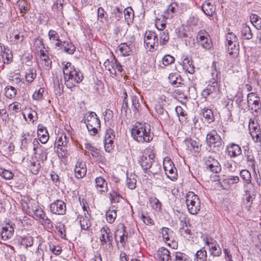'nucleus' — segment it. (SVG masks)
<instances>
[{
	"instance_id": "f257e3e1",
	"label": "nucleus",
	"mask_w": 261,
	"mask_h": 261,
	"mask_svg": "<svg viewBox=\"0 0 261 261\" xmlns=\"http://www.w3.org/2000/svg\"><path fill=\"white\" fill-rule=\"evenodd\" d=\"M65 84L68 88H72L83 80V73L75 68L70 62H67L63 68Z\"/></svg>"
},
{
	"instance_id": "f03ea898",
	"label": "nucleus",
	"mask_w": 261,
	"mask_h": 261,
	"mask_svg": "<svg viewBox=\"0 0 261 261\" xmlns=\"http://www.w3.org/2000/svg\"><path fill=\"white\" fill-rule=\"evenodd\" d=\"M132 136L134 140L140 143L149 142L153 138L150 126L146 123H136L132 129Z\"/></svg>"
},
{
	"instance_id": "7ed1b4c3",
	"label": "nucleus",
	"mask_w": 261,
	"mask_h": 261,
	"mask_svg": "<svg viewBox=\"0 0 261 261\" xmlns=\"http://www.w3.org/2000/svg\"><path fill=\"white\" fill-rule=\"evenodd\" d=\"M100 245L103 251L111 253L113 250V237L110 228L105 225L99 230Z\"/></svg>"
},
{
	"instance_id": "20e7f679",
	"label": "nucleus",
	"mask_w": 261,
	"mask_h": 261,
	"mask_svg": "<svg viewBox=\"0 0 261 261\" xmlns=\"http://www.w3.org/2000/svg\"><path fill=\"white\" fill-rule=\"evenodd\" d=\"M81 122L86 124L88 132L91 135H96L98 129L100 127V120L94 112H88L86 113Z\"/></svg>"
},
{
	"instance_id": "39448f33",
	"label": "nucleus",
	"mask_w": 261,
	"mask_h": 261,
	"mask_svg": "<svg viewBox=\"0 0 261 261\" xmlns=\"http://www.w3.org/2000/svg\"><path fill=\"white\" fill-rule=\"evenodd\" d=\"M186 205L188 212L192 215H196L201 208L200 200L193 192L189 191L186 195Z\"/></svg>"
},
{
	"instance_id": "423d86ee",
	"label": "nucleus",
	"mask_w": 261,
	"mask_h": 261,
	"mask_svg": "<svg viewBox=\"0 0 261 261\" xmlns=\"http://www.w3.org/2000/svg\"><path fill=\"white\" fill-rule=\"evenodd\" d=\"M144 45L149 51H153L159 46L158 35L153 31H147L145 32L144 38Z\"/></svg>"
},
{
	"instance_id": "0eeeda50",
	"label": "nucleus",
	"mask_w": 261,
	"mask_h": 261,
	"mask_svg": "<svg viewBox=\"0 0 261 261\" xmlns=\"http://www.w3.org/2000/svg\"><path fill=\"white\" fill-rule=\"evenodd\" d=\"M206 141L208 146L218 150L223 147L222 139L216 130H212L207 134Z\"/></svg>"
},
{
	"instance_id": "6e6552de",
	"label": "nucleus",
	"mask_w": 261,
	"mask_h": 261,
	"mask_svg": "<svg viewBox=\"0 0 261 261\" xmlns=\"http://www.w3.org/2000/svg\"><path fill=\"white\" fill-rule=\"evenodd\" d=\"M221 84L218 83H208L207 87L202 92V96L205 98L211 96L212 98H218L220 97V87Z\"/></svg>"
},
{
	"instance_id": "1a4fd4ad",
	"label": "nucleus",
	"mask_w": 261,
	"mask_h": 261,
	"mask_svg": "<svg viewBox=\"0 0 261 261\" xmlns=\"http://www.w3.org/2000/svg\"><path fill=\"white\" fill-rule=\"evenodd\" d=\"M247 103L250 110L256 113L261 108L260 98L255 93L251 92L247 95Z\"/></svg>"
},
{
	"instance_id": "9d476101",
	"label": "nucleus",
	"mask_w": 261,
	"mask_h": 261,
	"mask_svg": "<svg viewBox=\"0 0 261 261\" xmlns=\"http://www.w3.org/2000/svg\"><path fill=\"white\" fill-rule=\"evenodd\" d=\"M221 71L220 64L218 62L214 61L211 66V78L208 83H221Z\"/></svg>"
},
{
	"instance_id": "9b49d317",
	"label": "nucleus",
	"mask_w": 261,
	"mask_h": 261,
	"mask_svg": "<svg viewBox=\"0 0 261 261\" xmlns=\"http://www.w3.org/2000/svg\"><path fill=\"white\" fill-rule=\"evenodd\" d=\"M104 66L106 70H108L112 75H116L117 72H122L123 68L120 63L114 58L111 61L109 60L104 63Z\"/></svg>"
},
{
	"instance_id": "f8f14e48",
	"label": "nucleus",
	"mask_w": 261,
	"mask_h": 261,
	"mask_svg": "<svg viewBox=\"0 0 261 261\" xmlns=\"http://www.w3.org/2000/svg\"><path fill=\"white\" fill-rule=\"evenodd\" d=\"M118 238H119L120 243L124 247L127 241L128 233L126 230L125 226L123 224H120L115 232L114 238L116 243H118Z\"/></svg>"
},
{
	"instance_id": "ddd939ff",
	"label": "nucleus",
	"mask_w": 261,
	"mask_h": 261,
	"mask_svg": "<svg viewBox=\"0 0 261 261\" xmlns=\"http://www.w3.org/2000/svg\"><path fill=\"white\" fill-rule=\"evenodd\" d=\"M197 40L201 46L206 49L212 46L211 40L207 32L205 30L200 31L197 35Z\"/></svg>"
},
{
	"instance_id": "4468645a",
	"label": "nucleus",
	"mask_w": 261,
	"mask_h": 261,
	"mask_svg": "<svg viewBox=\"0 0 261 261\" xmlns=\"http://www.w3.org/2000/svg\"><path fill=\"white\" fill-rule=\"evenodd\" d=\"M50 212L56 215H63L66 213V204L61 200H57L50 205Z\"/></svg>"
},
{
	"instance_id": "2eb2a0df",
	"label": "nucleus",
	"mask_w": 261,
	"mask_h": 261,
	"mask_svg": "<svg viewBox=\"0 0 261 261\" xmlns=\"http://www.w3.org/2000/svg\"><path fill=\"white\" fill-rule=\"evenodd\" d=\"M204 165L205 168L211 172L218 173L221 171V167L217 160L213 157L208 156L205 160Z\"/></svg>"
},
{
	"instance_id": "dca6fc26",
	"label": "nucleus",
	"mask_w": 261,
	"mask_h": 261,
	"mask_svg": "<svg viewBox=\"0 0 261 261\" xmlns=\"http://www.w3.org/2000/svg\"><path fill=\"white\" fill-rule=\"evenodd\" d=\"M154 155L153 154H147L144 153L140 157L138 162L145 171H148L154 162Z\"/></svg>"
},
{
	"instance_id": "f3484780",
	"label": "nucleus",
	"mask_w": 261,
	"mask_h": 261,
	"mask_svg": "<svg viewBox=\"0 0 261 261\" xmlns=\"http://www.w3.org/2000/svg\"><path fill=\"white\" fill-rule=\"evenodd\" d=\"M86 173L87 168L85 163L78 161L74 168L75 176L77 178H82L86 175Z\"/></svg>"
},
{
	"instance_id": "a211bd4d",
	"label": "nucleus",
	"mask_w": 261,
	"mask_h": 261,
	"mask_svg": "<svg viewBox=\"0 0 261 261\" xmlns=\"http://www.w3.org/2000/svg\"><path fill=\"white\" fill-rule=\"evenodd\" d=\"M85 148L87 152L90 153L96 161H99L101 159L102 156L100 151L98 148H97L89 143L85 144Z\"/></svg>"
},
{
	"instance_id": "6ab92c4d",
	"label": "nucleus",
	"mask_w": 261,
	"mask_h": 261,
	"mask_svg": "<svg viewBox=\"0 0 261 261\" xmlns=\"http://www.w3.org/2000/svg\"><path fill=\"white\" fill-rule=\"evenodd\" d=\"M157 256L159 261H172L170 251L164 247H161L158 251Z\"/></svg>"
},
{
	"instance_id": "aec40b11",
	"label": "nucleus",
	"mask_w": 261,
	"mask_h": 261,
	"mask_svg": "<svg viewBox=\"0 0 261 261\" xmlns=\"http://www.w3.org/2000/svg\"><path fill=\"white\" fill-rule=\"evenodd\" d=\"M50 43L54 44L56 47H61L62 41L60 39L58 33L55 30H50L48 33Z\"/></svg>"
},
{
	"instance_id": "412c9836",
	"label": "nucleus",
	"mask_w": 261,
	"mask_h": 261,
	"mask_svg": "<svg viewBox=\"0 0 261 261\" xmlns=\"http://www.w3.org/2000/svg\"><path fill=\"white\" fill-rule=\"evenodd\" d=\"M97 190L101 193L106 192L108 191V184L104 178L99 176L95 180Z\"/></svg>"
},
{
	"instance_id": "4be33fe9",
	"label": "nucleus",
	"mask_w": 261,
	"mask_h": 261,
	"mask_svg": "<svg viewBox=\"0 0 261 261\" xmlns=\"http://www.w3.org/2000/svg\"><path fill=\"white\" fill-rule=\"evenodd\" d=\"M227 149L229 155L231 157H236L242 153V149L240 146L234 143L229 144L227 147Z\"/></svg>"
},
{
	"instance_id": "5701e85b",
	"label": "nucleus",
	"mask_w": 261,
	"mask_h": 261,
	"mask_svg": "<svg viewBox=\"0 0 261 261\" xmlns=\"http://www.w3.org/2000/svg\"><path fill=\"white\" fill-rule=\"evenodd\" d=\"M37 134L41 143L45 144L47 142L49 139V135L46 127L42 125H39Z\"/></svg>"
},
{
	"instance_id": "b1692460",
	"label": "nucleus",
	"mask_w": 261,
	"mask_h": 261,
	"mask_svg": "<svg viewBox=\"0 0 261 261\" xmlns=\"http://www.w3.org/2000/svg\"><path fill=\"white\" fill-rule=\"evenodd\" d=\"M170 83L175 87H181L184 84L180 75L176 73H171L169 76Z\"/></svg>"
},
{
	"instance_id": "393cba45",
	"label": "nucleus",
	"mask_w": 261,
	"mask_h": 261,
	"mask_svg": "<svg viewBox=\"0 0 261 261\" xmlns=\"http://www.w3.org/2000/svg\"><path fill=\"white\" fill-rule=\"evenodd\" d=\"M244 154L246 158L248 165L250 166L254 172H255V161L252 150L245 149Z\"/></svg>"
},
{
	"instance_id": "a878e982",
	"label": "nucleus",
	"mask_w": 261,
	"mask_h": 261,
	"mask_svg": "<svg viewBox=\"0 0 261 261\" xmlns=\"http://www.w3.org/2000/svg\"><path fill=\"white\" fill-rule=\"evenodd\" d=\"M29 167L31 172L35 175L37 174L41 168V165L39 161L36 159L32 158L29 161Z\"/></svg>"
},
{
	"instance_id": "bb28decb",
	"label": "nucleus",
	"mask_w": 261,
	"mask_h": 261,
	"mask_svg": "<svg viewBox=\"0 0 261 261\" xmlns=\"http://www.w3.org/2000/svg\"><path fill=\"white\" fill-rule=\"evenodd\" d=\"M132 44L127 43H121L118 46V49L120 53L123 56H128L131 55L132 53Z\"/></svg>"
},
{
	"instance_id": "cd10ccee",
	"label": "nucleus",
	"mask_w": 261,
	"mask_h": 261,
	"mask_svg": "<svg viewBox=\"0 0 261 261\" xmlns=\"http://www.w3.org/2000/svg\"><path fill=\"white\" fill-rule=\"evenodd\" d=\"M186 144L188 147H191L195 152H199L200 150L199 140L198 138L193 139L192 138L187 139L185 141Z\"/></svg>"
},
{
	"instance_id": "c85d7f7f",
	"label": "nucleus",
	"mask_w": 261,
	"mask_h": 261,
	"mask_svg": "<svg viewBox=\"0 0 261 261\" xmlns=\"http://www.w3.org/2000/svg\"><path fill=\"white\" fill-rule=\"evenodd\" d=\"M90 216H86V213L84 214V216H80L78 217L79 222L81 225L82 229L89 230L91 226V223L90 221Z\"/></svg>"
},
{
	"instance_id": "c756f323",
	"label": "nucleus",
	"mask_w": 261,
	"mask_h": 261,
	"mask_svg": "<svg viewBox=\"0 0 261 261\" xmlns=\"http://www.w3.org/2000/svg\"><path fill=\"white\" fill-rule=\"evenodd\" d=\"M60 48L69 55H72L75 51V46L71 41H63Z\"/></svg>"
},
{
	"instance_id": "7c9ffc66",
	"label": "nucleus",
	"mask_w": 261,
	"mask_h": 261,
	"mask_svg": "<svg viewBox=\"0 0 261 261\" xmlns=\"http://www.w3.org/2000/svg\"><path fill=\"white\" fill-rule=\"evenodd\" d=\"M155 109L160 120L167 121L169 119V116L168 112L161 105H156Z\"/></svg>"
},
{
	"instance_id": "2f4dec72",
	"label": "nucleus",
	"mask_w": 261,
	"mask_h": 261,
	"mask_svg": "<svg viewBox=\"0 0 261 261\" xmlns=\"http://www.w3.org/2000/svg\"><path fill=\"white\" fill-rule=\"evenodd\" d=\"M14 232V228L12 225H9L3 227L1 232V238L4 240H7L12 236Z\"/></svg>"
},
{
	"instance_id": "473e14b6",
	"label": "nucleus",
	"mask_w": 261,
	"mask_h": 261,
	"mask_svg": "<svg viewBox=\"0 0 261 261\" xmlns=\"http://www.w3.org/2000/svg\"><path fill=\"white\" fill-rule=\"evenodd\" d=\"M240 31L241 33V37L244 39L249 40L252 38L253 34L251 29L246 24H242Z\"/></svg>"
},
{
	"instance_id": "72a5a7b5",
	"label": "nucleus",
	"mask_w": 261,
	"mask_h": 261,
	"mask_svg": "<svg viewBox=\"0 0 261 261\" xmlns=\"http://www.w3.org/2000/svg\"><path fill=\"white\" fill-rule=\"evenodd\" d=\"M202 10L207 16H212L215 12V7L209 1L205 2L202 6Z\"/></svg>"
},
{
	"instance_id": "f704fd0d",
	"label": "nucleus",
	"mask_w": 261,
	"mask_h": 261,
	"mask_svg": "<svg viewBox=\"0 0 261 261\" xmlns=\"http://www.w3.org/2000/svg\"><path fill=\"white\" fill-rule=\"evenodd\" d=\"M227 50L229 55L237 56L239 53V45L237 42L227 43Z\"/></svg>"
},
{
	"instance_id": "c9c22d12",
	"label": "nucleus",
	"mask_w": 261,
	"mask_h": 261,
	"mask_svg": "<svg viewBox=\"0 0 261 261\" xmlns=\"http://www.w3.org/2000/svg\"><path fill=\"white\" fill-rule=\"evenodd\" d=\"M161 233L163 238L166 243L170 245V242L172 241V235L173 233V231L168 228L163 227L161 229Z\"/></svg>"
},
{
	"instance_id": "e433bc0d",
	"label": "nucleus",
	"mask_w": 261,
	"mask_h": 261,
	"mask_svg": "<svg viewBox=\"0 0 261 261\" xmlns=\"http://www.w3.org/2000/svg\"><path fill=\"white\" fill-rule=\"evenodd\" d=\"M192 61L188 58H185L182 61V68L187 72L192 74L194 72V67Z\"/></svg>"
},
{
	"instance_id": "4c0bfd02",
	"label": "nucleus",
	"mask_w": 261,
	"mask_h": 261,
	"mask_svg": "<svg viewBox=\"0 0 261 261\" xmlns=\"http://www.w3.org/2000/svg\"><path fill=\"white\" fill-rule=\"evenodd\" d=\"M47 149L44 147L37 149V150L34 152L36 155V158H38L42 163L46 161L47 158Z\"/></svg>"
},
{
	"instance_id": "58836bf2",
	"label": "nucleus",
	"mask_w": 261,
	"mask_h": 261,
	"mask_svg": "<svg viewBox=\"0 0 261 261\" xmlns=\"http://www.w3.org/2000/svg\"><path fill=\"white\" fill-rule=\"evenodd\" d=\"M161 170V166L159 163L153 162L151 167L148 168V171H145V173L148 174H152L153 175L158 174Z\"/></svg>"
},
{
	"instance_id": "ea45409f",
	"label": "nucleus",
	"mask_w": 261,
	"mask_h": 261,
	"mask_svg": "<svg viewBox=\"0 0 261 261\" xmlns=\"http://www.w3.org/2000/svg\"><path fill=\"white\" fill-rule=\"evenodd\" d=\"M240 175L245 185H249L251 182V175L247 170H242L240 172Z\"/></svg>"
},
{
	"instance_id": "a19ab883",
	"label": "nucleus",
	"mask_w": 261,
	"mask_h": 261,
	"mask_svg": "<svg viewBox=\"0 0 261 261\" xmlns=\"http://www.w3.org/2000/svg\"><path fill=\"white\" fill-rule=\"evenodd\" d=\"M207 253L204 248L197 251L195 255L194 261H206Z\"/></svg>"
},
{
	"instance_id": "79ce46f5",
	"label": "nucleus",
	"mask_w": 261,
	"mask_h": 261,
	"mask_svg": "<svg viewBox=\"0 0 261 261\" xmlns=\"http://www.w3.org/2000/svg\"><path fill=\"white\" fill-rule=\"evenodd\" d=\"M25 76L28 82H32L36 76V70L33 68H29L25 71Z\"/></svg>"
},
{
	"instance_id": "37998d69",
	"label": "nucleus",
	"mask_w": 261,
	"mask_h": 261,
	"mask_svg": "<svg viewBox=\"0 0 261 261\" xmlns=\"http://www.w3.org/2000/svg\"><path fill=\"white\" fill-rule=\"evenodd\" d=\"M22 139L21 141V149L22 150L27 149L29 144L32 141V138L29 134H23L22 135Z\"/></svg>"
},
{
	"instance_id": "c03bdc74",
	"label": "nucleus",
	"mask_w": 261,
	"mask_h": 261,
	"mask_svg": "<svg viewBox=\"0 0 261 261\" xmlns=\"http://www.w3.org/2000/svg\"><path fill=\"white\" fill-rule=\"evenodd\" d=\"M167 176L171 180L174 181L177 179V170L175 166L165 170Z\"/></svg>"
},
{
	"instance_id": "a18cd8bd",
	"label": "nucleus",
	"mask_w": 261,
	"mask_h": 261,
	"mask_svg": "<svg viewBox=\"0 0 261 261\" xmlns=\"http://www.w3.org/2000/svg\"><path fill=\"white\" fill-rule=\"evenodd\" d=\"M160 43L162 45H166L169 41V33L168 30L160 31L159 32Z\"/></svg>"
},
{
	"instance_id": "49530a36",
	"label": "nucleus",
	"mask_w": 261,
	"mask_h": 261,
	"mask_svg": "<svg viewBox=\"0 0 261 261\" xmlns=\"http://www.w3.org/2000/svg\"><path fill=\"white\" fill-rule=\"evenodd\" d=\"M172 261H189L188 255L180 252H175L172 254Z\"/></svg>"
},
{
	"instance_id": "de8ad7c7",
	"label": "nucleus",
	"mask_w": 261,
	"mask_h": 261,
	"mask_svg": "<svg viewBox=\"0 0 261 261\" xmlns=\"http://www.w3.org/2000/svg\"><path fill=\"white\" fill-rule=\"evenodd\" d=\"M107 221L109 223H113L116 218L117 214L115 210L109 209L106 214Z\"/></svg>"
},
{
	"instance_id": "09e8293b",
	"label": "nucleus",
	"mask_w": 261,
	"mask_h": 261,
	"mask_svg": "<svg viewBox=\"0 0 261 261\" xmlns=\"http://www.w3.org/2000/svg\"><path fill=\"white\" fill-rule=\"evenodd\" d=\"M5 95L7 98H13L16 95L17 90L13 87L7 86L5 89Z\"/></svg>"
},
{
	"instance_id": "8fccbe9b",
	"label": "nucleus",
	"mask_w": 261,
	"mask_h": 261,
	"mask_svg": "<svg viewBox=\"0 0 261 261\" xmlns=\"http://www.w3.org/2000/svg\"><path fill=\"white\" fill-rule=\"evenodd\" d=\"M239 180L240 179L238 176H228L223 180L222 183L224 185H233L238 183Z\"/></svg>"
},
{
	"instance_id": "3c124183",
	"label": "nucleus",
	"mask_w": 261,
	"mask_h": 261,
	"mask_svg": "<svg viewBox=\"0 0 261 261\" xmlns=\"http://www.w3.org/2000/svg\"><path fill=\"white\" fill-rule=\"evenodd\" d=\"M0 176L6 180H10L14 176V174L9 170L0 168Z\"/></svg>"
},
{
	"instance_id": "603ef678",
	"label": "nucleus",
	"mask_w": 261,
	"mask_h": 261,
	"mask_svg": "<svg viewBox=\"0 0 261 261\" xmlns=\"http://www.w3.org/2000/svg\"><path fill=\"white\" fill-rule=\"evenodd\" d=\"M64 0H57L56 4L52 6V9L54 11L57 12V14L62 15L63 14V4Z\"/></svg>"
},
{
	"instance_id": "864d4df0",
	"label": "nucleus",
	"mask_w": 261,
	"mask_h": 261,
	"mask_svg": "<svg viewBox=\"0 0 261 261\" xmlns=\"http://www.w3.org/2000/svg\"><path fill=\"white\" fill-rule=\"evenodd\" d=\"M175 111L177 116L179 117V120L180 121L183 122L184 121H186L187 119L186 117L187 116V113L181 107L177 106L175 108Z\"/></svg>"
},
{
	"instance_id": "5fc2aeb1",
	"label": "nucleus",
	"mask_w": 261,
	"mask_h": 261,
	"mask_svg": "<svg viewBox=\"0 0 261 261\" xmlns=\"http://www.w3.org/2000/svg\"><path fill=\"white\" fill-rule=\"evenodd\" d=\"M202 112L203 113V117L207 120V121H208L209 123L213 121V114L211 109L204 108V109H202Z\"/></svg>"
},
{
	"instance_id": "6e6d98bb",
	"label": "nucleus",
	"mask_w": 261,
	"mask_h": 261,
	"mask_svg": "<svg viewBox=\"0 0 261 261\" xmlns=\"http://www.w3.org/2000/svg\"><path fill=\"white\" fill-rule=\"evenodd\" d=\"M34 242L33 238L31 236H25L22 238L20 241V245L25 247H31L33 245Z\"/></svg>"
},
{
	"instance_id": "4d7b16f0",
	"label": "nucleus",
	"mask_w": 261,
	"mask_h": 261,
	"mask_svg": "<svg viewBox=\"0 0 261 261\" xmlns=\"http://www.w3.org/2000/svg\"><path fill=\"white\" fill-rule=\"evenodd\" d=\"M110 199L111 203H117L120 201V199L122 198V197L115 191H112L110 192Z\"/></svg>"
},
{
	"instance_id": "13d9d810",
	"label": "nucleus",
	"mask_w": 261,
	"mask_h": 261,
	"mask_svg": "<svg viewBox=\"0 0 261 261\" xmlns=\"http://www.w3.org/2000/svg\"><path fill=\"white\" fill-rule=\"evenodd\" d=\"M41 224L47 229L52 230L54 227L53 222L46 216L42 219Z\"/></svg>"
},
{
	"instance_id": "bf43d9fd",
	"label": "nucleus",
	"mask_w": 261,
	"mask_h": 261,
	"mask_svg": "<svg viewBox=\"0 0 261 261\" xmlns=\"http://www.w3.org/2000/svg\"><path fill=\"white\" fill-rule=\"evenodd\" d=\"M114 140L110 139L104 140L105 149L107 152H110L114 149Z\"/></svg>"
},
{
	"instance_id": "052dcab7",
	"label": "nucleus",
	"mask_w": 261,
	"mask_h": 261,
	"mask_svg": "<svg viewBox=\"0 0 261 261\" xmlns=\"http://www.w3.org/2000/svg\"><path fill=\"white\" fill-rule=\"evenodd\" d=\"M210 251L211 254L214 256H219L221 254V249L218 245H215L210 247Z\"/></svg>"
},
{
	"instance_id": "680f3d73",
	"label": "nucleus",
	"mask_w": 261,
	"mask_h": 261,
	"mask_svg": "<svg viewBox=\"0 0 261 261\" xmlns=\"http://www.w3.org/2000/svg\"><path fill=\"white\" fill-rule=\"evenodd\" d=\"M49 249L56 255L60 254L62 252V248L59 245H55L51 243L49 244Z\"/></svg>"
},
{
	"instance_id": "e2e57ef3",
	"label": "nucleus",
	"mask_w": 261,
	"mask_h": 261,
	"mask_svg": "<svg viewBox=\"0 0 261 261\" xmlns=\"http://www.w3.org/2000/svg\"><path fill=\"white\" fill-rule=\"evenodd\" d=\"M224 258L226 261H234L233 258L234 255L230 249L225 248L223 249Z\"/></svg>"
},
{
	"instance_id": "0e129e2a",
	"label": "nucleus",
	"mask_w": 261,
	"mask_h": 261,
	"mask_svg": "<svg viewBox=\"0 0 261 261\" xmlns=\"http://www.w3.org/2000/svg\"><path fill=\"white\" fill-rule=\"evenodd\" d=\"M174 58L171 55H166L163 58V64L165 66H168L174 62Z\"/></svg>"
},
{
	"instance_id": "69168bd1",
	"label": "nucleus",
	"mask_w": 261,
	"mask_h": 261,
	"mask_svg": "<svg viewBox=\"0 0 261 261\" xmlns=\"http://www.w3.org/2000/svg\"><path fill=\"white\" fill-rule=\"evenodd\" d=\"M174 166H175L170 158L168 157L164 158L163 161V167L164 170H168Z\"/></svg>"
},
{
	"instance_id": "338daca9",
	"label": "nucleus",
	"mask_w": 261,
	"mask_h": 261,
	"mask_svg": "<svg viewBox=\"0 0 261 261\" xmlns=\"http://www.w3.org/2000/svg\"><path fill=\"white\" fill-rule=\"evenodd\" d=\"M132 107L134 108L133 111L136 113L138 111V108L140 107L139 99L136 96H132L131 97Z\"/></svg>"
},
{
	"instance_id": "774afa93",
	"label": "nucleus",
	"mask_w": 261,
	"mask_h": 261,
	"mask_svg": "<svg viewBox=\"0 0 261 261\" xmlns=\"http://www.w3.org/2000/svg\"><path fill=\"white\" fill-rule=\"evenodd\" d=\"M44 92V89L40 88L38 90L34 92L32 97L33 99L39 100H40L43 97V93Z\"/></svg>"
}]
</instances>
